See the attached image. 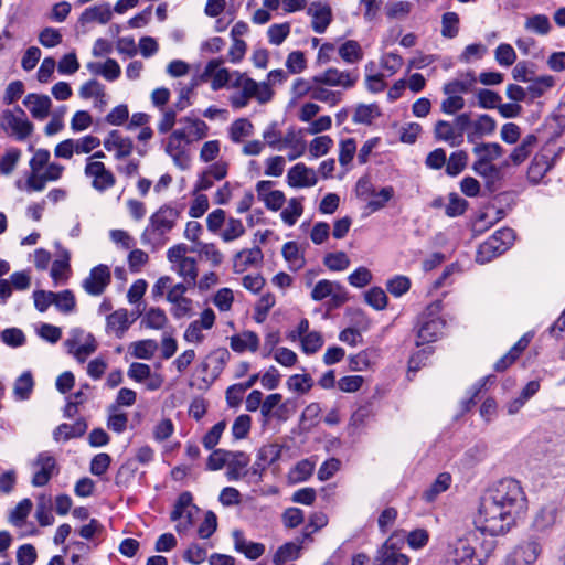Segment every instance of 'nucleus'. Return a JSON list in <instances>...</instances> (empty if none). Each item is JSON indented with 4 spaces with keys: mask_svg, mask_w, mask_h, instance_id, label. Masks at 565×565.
I'll return each mask as SVG.
<instances>
[{
    "mask_svg": "<svg viewBox=\"0 0 565 565\" xmlns=\"http://www.w3.org/2000/svg\"><path fill=\"white\" fill-rule=\"evenodd\" d=\"M529 510L526 493L515 479H502L481 497L473 519L476 532L490 536L505 535Z\"/></svg>",
    "mask_w": 565,
    "mask_h": 565,
    "instance_id": "1",
    "label": "nucleus"
},
{
    "mask_svg": "<svg viewBox=\"0 0 565 565\" xmlns=\"http://www.w3.org/2000/svg\"><path fill=\"white\" fill-rule=\"evenodd\" d=\"M51 153L46 149H38L29 161L30 173L25 182L18 180L15 186L25 192H42L47 182L58 181L64 173V166L50 162Z\"/></svg>",
    "mask_w": 565,
    "mask_h": 565,
    "instance_id": "2",
    "label": "nucleus"
},
{
    "mask_svg": "<svg viewBox=\"0 0 565 565\" xmlns=\"http://www.w3.org/2000/svg\"><path fill=\"white\" fill-rule=\"evenodd\" d=\"M234 76L235 78L230 85L234 92L228 97L233 108L246 107L252 98H255L259 104H266L273 98L274 92L268 82L258 83L238 71L234 72Z\"/></svg>",
    "mask_w": 565,
    "mask_h": 565,
    "instance_id": "3",
    "label": "nucleus"
},
{
    "mask_svg": "<svg viewBox=\"0 0 565 565\" xmlns=\"http://www.w3.org/2000/svg\"><path fill=\"white\" fill-rule=\"evenodd\" d=\"M186 284L172 285L169 276H161L152 286L151 292L153 298H161L164 294L168 302L172 305L171 313L174 318L181 319L186 317L192 309V300L185 297L188 291Z\"/></svg>",
    "mask_w": 565,
    "mask_h": 565,
    "instance_id": "4",
    "label": "nucleus"
},
{
    "mask_svg": "<svg viewBox=\"0 0 565 565\" xmlns=\"http://www.w3.org/2000/svg\"><path fill=\"white\" fill-rule=\"evenodd\" d=\"M477 539V532L473 531L450 544L447 558L448 565H483L492 551V546L484 554L477 553L475 546Z\"/></svg>",
    "mask_w": 565,
    "mask_h": 565,
    "instance_id": "5",
    "label": "nucleus"
},
{
    "mask_svg": "<svg viewBox=\"0 0 565 565\" xmlns=\"http://www.w3.org/2000/svg\"><path fill=\"white\" fill-rule=\"evenodd\" d=\"M514 231L511 228L498 230L486 242L480 244L477 250V262L484 264L504 253L514 242Z\"/></svg>",
    "mask_w": 565,
    "mask_h": 565,
    "instance_id": "6",
    "label": "nucleus"
},
{
    "mask_svg": "<svg viewBox=\"0 0 565 565\" xmlns=\"http://www.w3.org/2000/svg\"><path fill=\"white\" fill-rule=\"evenodd\" d=\"M65 345L77 362L84 363L96 352L98 343L92 333L75 329L72 331L71 338L65 341Z\"/></svg>",
    "mask_w": 565,
    "mask_h": 565,
    "instance_id": "7",
    "label": "nucleus"
},
{
    "mask_svg": "<svg viewBox=\"0 0 565 565\" xmlns=\"http://www.w3.org/2000/svg\"><path fill=\"white\" fill-rule=\"evenodd\" d=\"M0 126L18 140L26 139L33 131L32 122L20 107H17L14 111L4 110L1 115Z\"/></svg>",
    "mask_w": 565,
    "mask_h": 565,
    "instance_id": "8",
    "label": "nucleus"
},
{
    "mask_svg": "<svg viewBox=\"0 0 565 565\" xmlns=\"http://www.w3.org/2000/svg\"><path fill=\"white\" fill-rule=\"evenodd\" d=\"M190 143L189 139H185V130H174L164 142V151L172 159L173 163L180 170H186L190 167V156L186 151V146Z\"/></svg>",
    "mask_w": 565,
    "mask_h": 565,
    "instance_id": "9",
    "label": "nucleus"
},
{
    "mask_svg": "<svg viewBox=\"0 0 565 565\" xmlns=\"http://www.w3.org/2000/svg\"><path fill=\"white\" fill-rule=\"evenodd\" d=\"M181 215V211L171 204H163L160 206L149 218V226L146 230L143 237L148 232L162 236L169 233L174 226Z\"/></svg>",
    "mask_w": 565,
    "mask_h": 565,
    "instance_id": "10",
    "label": "nucleus"
},
{
    "mask_svg": "<svg viewBox=\"0 0 565 565\" xmlns=\"http://www.w3.org/2000/svg\"><path fill=\"white\" fill-rule=\"evenodd\" d=\"M311 298L315 301L330 298V306L338 308L348 301V291L340 282L321 279L312 287Z\"/></svg>",
    "mask_w": 565,
    "mask_h": 565,
    "instance_id": "11",
    "label": "nucleus"
},
{
    "mask_svg": "<svg viewBox=\"0 0 565 565\" xmlns=\"http://www.w3.org/2000/svg\"><path fill=\"white\" fill-rule=\"evenodd\" d=\"M84 173L90 179L93 189L100 193L111 189L116 183L114 173L102 161H93V158L87 159Z\"/></svg>",
    "mask_w": 565,
    "mask_h": 565,
    "instance_id": "12",
    "label": "nucleus"
},
{
    "mask_svg": "<svg viewBox=\"0 0 565 565\" xmlns=\"http://www.w3.org/2000/svg\"><path fill=\"white\" fill-rule=\"evenodd\" d=\"M223 58H213L205 65L201 78L204 82H210L213 90H218L226 86L230 87L232 81L235 78L234 72L231 73L227 68L223 67Z\"/></svg>",
    "mask_w": 565,
    "mask_h": 565,
    "instance_id": "13",
    "label": "nucleus"
},
{
    "mask_svg": "<svg viewBox=\"0 0 565 565\" xmlns=\"http://www.w3.org/2000/svg\"><path fill=\"white\" fill-rule=\"evenodd\" d=\"M359 74L355 71H341L335 67H329L324 72L315 76V82L324 84L329 87H341L350 89L355 86Z\"/></svg>",
    "mask_w": 565,
    "mask_h": 565,
    "instance_id": "14",
    "label": "nucleus"
},
{
    "mask_svg": "<svg viewBox=\"0 0 565 565\" xmlns=\"http://www.w3.org/2000/svg\"><path fill=\"white\" fill-rule=\"evenodd\" d=\"M542 553V545L537 539L530 537L522 541L509 556L510 565H533Z\"/></svg>",
    "mask_w": 565,
    "mask_h": 565,
    "instance_id": "15",
    "label": "nucleus"
},
{
    "mask_svg": "<svg viewBox=\"0 0 565 565\" xmlns=\"http://www.w3.org/2000/svg\"><path fill=\"white\" fill-rule=\"evenodd\" d=\"M32 468L34 473L31 483L34 487L45 486L58 471L55 458L46 451L38 455L32 462Z\"/></svg>",
    "mask_w": 565,
    "mask_h": 565,
    "instance_id": "16",
    "label": "nucleus"
},
{
    "mask_svg": "<svg viewBox=\"0 0 565 565\" xmlns=\"http://www.w3.org/2000/svg\"><path fill=\"white\" fill-rule=\"evenodd\" d=\"M111 281L110 269L106 265H98L90 269L89 275L83 280V289L90 296H100Z\"/></svg>",
    "mask_w": 565,
    "mask_h": 565,
    "instance_id": "17",
    "label": "nucleus"
},
{
    "mask_svg": "<svg viewBox=\"0 0 565 565\" xmlns=\"http://www.w3.org/2000/svg\"><path fill=\"white\" fill-rule=\"evenodd\" d=\"M215 318V313L211 308L204 309L200 315V318L188 326L184 331L183 339L189 343H202L205 339L203 331L213 328Z\"/></svg>",
    "mask_w": 565,
    "mask_h": 565,
    "instance_id": "18",
    "label": "nucleus"
},
{
    "mask_svg": "<svg viewBox=\"0 0 565 565\" xmlns=\"http://www.w3.org/2000/svg\"><path fill=\"white\" fill-rule=\"evenodd\" d=\"M559 510V504L554 501L541 505L533 515L532 529L539 532L552 529L557 521Z\"/></svg>",
    "mask_w": 565,
    "mask_h": 565,
    "instance_id": "19",
    "label": "nucleus"
},
{
    "mask_svg": "<svg viewBox=\"0 0 565 565\" xmlns=\"http://www.w3.org/2000/svg\"><path fill=\"white\" fill-rule=\"evenodd\" d=\"M445 328V321L439 317H426L419 323L416 344L423 345L436 341Z\"/></svg>",
    "mask_w": 565,
    "mask_h": 565,
    "instance_id": "20",
    "label": "nucleus"
},
{
    "mask_svg": "<svg viewBox=\"0 0 565 565\" xmlns=\"http://www.w3.org/2000/svg\"><path fill=\"white\" fill-rule=\"evenodd\" d=\"M318 182L317 173L305 163H297L287 173V183L291 188H311Z\"/></svg>",
    "mask_w": 565,
    "mask_h": 565,
    "instance_id": "21",
    "label": "nucleus"
},
{
    "mask_svg": "<svg viewBox=\"0 0 565 565\" xmlns=\"http://www.w3.org/2000/svg\"><path fill=\"white\" fill-rule=\"evenodd\" d=\"M307 13L311 17L312 30L318 34L324 33L332 21L331 7L321 1L312 2L308 7Z\"/></svg>",
    "mask_w": 565,
    "mask_h": 565,
    "instance_id": "22",
    "label": "nucleus"
},
{
    "mask_svg": "<svg viewBox=\"0 0 565 565\" xmlns=\"http://www.w3.org/2000/svg\"><path fill=\"white\" fill-rule=\"evenodd\" d=\"M104 148L115 152V159L120 160L129 157L134 150L132 140L122 136L118 130H111L103 141Z\"/></svg>",
    "mask_w": 565,
    "mask_h": 565,
    "instance_id": "23",
    "label": "nucleus"
},
{
    "mask_svg": "<svg viewBox=\"0 0 565 565\" xmlns=\"http://www.w3.org/2000/svg\"><path fill=\"white\" fill-rule=\"evenodd\" d=\"M391 536L379 550L374 558V565H408L409 558L407 555L401 553L393 542Z\"/></svg>",
    "mask_w": 565,
    "mask_h": 565,
    "instance_id": "24",
    "label": "nucleus"
},
{
    "mask_svg": "<svg viewBox=\"0 0 565 565\" xmlns=\"http://www.w3.org/2000/svg\"><path fill=\"white\" fill-rule=\"evenodd\" d=\"M234 548L244 554L249 559L259 558L265 552V545L258 542L248 541L243 531L234 530L232 532Z\"/></svg>",
    "mask_w": 565,
    "mask_h": 565,
    "instance_id": "25",
    "label": "nucleus"
},
{
    "mask_svg": "<svg viewBox=\"0 0 565 565\" xmlns=\"http://www.w3.org/2000/svg\"><path fill=\"white\" fill-rule=\"evenodd\" d=\"M135 318H130L127 309H118L106 318V331L117 338H121L129 329Z\"/></svg>",
    "mask_w": 565,
    "mask_h": 565,
    "instance_id": "26",
    "label": "nucleus"
},
{
    "mask_svg": "<svg viewBox=\"0 0 565 565\" xmlns=\"http://www.w3.org/2000/svg\"><path fill=\"white\" fill-rule=\"evenodd\" d=\"M24 106L29 109L35 119H44L51 109V99L46 95L29 94L23 100Z\"/></svg>",
    "mask_w": 565,
    "mask_h": 565,
    "instance_id": "27",
    "label": "nucleus"
},
{
    "mask_svg": "<svg viewBox=\"0 0 565 565\" xmlns=\"http://www.w3.org/2000/svg\"><path fill=\"white\" fill-rule=\"evenodd\" d=\"M262 260L263 253L259 247L242 249L234 257L233 268L236 273H243L248 267L259 265Z\"/></svg>",
    "mask_w": 565,
    "mask_h": 565,
    "instance_id": "28",
    "label": "nucleus"
},
{
    "mask_svg": "<svg viewBox=\"0 0 565 565\" xmlns=\"http://www.w3.org/2000/svg\"><path fill=\"white\" fill-rule=\"evenodd\" d=\"M230 347L237 353L245 351L256 352L259 348V338L254 331H243L231 337Z\"/></svg>",
    "mask_w": 565,
    "mask_h": 565,
    "instance_id": "29",
    "label": "nucleus"
},
{
    "mask_svg": "<svg viewBox=\"0 0 565 565\" xmlns=\"http://www.w3.org/2000/svg\"><path fill=\"white\" fill-rule=\"evenodd\" d=\"M249 463V457L243 451H231L226 466V477L230 481H235L245 476L246 467Z\"/></svg>",
    "mask_w": 565,
    "mask_h": 565,
    "instance_id": "30",
    "label": "nucleus"
},
{
    "mask_svg": "<svg viewBox=\"0 0 565 565\" xmlns=\"http://www.w3.org/2000/svg\"><path fill=\"white\" fill-rule=\"evenodd\" d=\"M495 120L487 114L480 115L475 121L471 120V130L467 134L469 142L489 136L495 130Z\"/></svg>",
    "mask_w": 565,
    "mask_h": 565,
    "instance_id": "31",
    "label": "nucleus"
},
{
    "mask_svg": "<svg viewBox=\"0 0 565 565\" xmlns=\"http://www.w3.org/2000/svg\"><path fill=\"white\" fill-rule=\"evenodd\" d=\"M435 138L444 141L451 147H458L462 143L460 132H456L455 126L446 120H438L434 127Z\"/></svg>",
    "mask_w": 565,
    "mask_h": 565,
    "instance_id": "32",
    "label": "nucleus"
},
{
    "mask_svg": "<svg viewBox=\"0 0 565 565\" xmlns=\"http://www.w3.org/2000/svg\"><path fill=\"white\" fill-rule=\"evenodd\" d=\"M532 339V334H524L511 349L504 354L500 360L494 364V370L497 372H502L507 370L511 364L515 362V360L520 356V354L526 349L530 341Z\"/></svg>",
    "mask_w": 565,
    "mask_h": 565,
    "instance_id": "33",
    "label": "nucleus"
},
{
    "mask_svg": "<svg viewBox=\"0 0 565 565\" xmlns=\"http://www.w3.org/2000/svg\"><path fill=\"white\" fill-rule=\"evenodd\" d=\"M281 449L276 444L263 446L257 454L256 461L253 466L255 473L265 470L269 465L274 463L280 458Z\"/></svg>",
    "mask_w": 565,
    "mask_h": 565,
    "instance_id": "34",
    "label": "nucleus"
},
{
    "mask_svg": "<svg viewBox=\"0 0 565 565\" xmlns=\"http://www.w3.org/2000/svg\"><path fill=\"white\" fill-rule=\"evenodd\" d=\"M78 94L83 99L94 98L95 105L99 107L105 106L107 103L105 86L96 79L84 83L79 87Z\"/></svg>",
    "mask_w": 565,
    "mask_h": 565,
    "instance_id": "35",
    "label": "nucleus"
},
{
    "mask_svg": "<svg viewBox=\"0 0 565 565\" xmlns=\"http://www.w3.org/2000/svg\"><path fill=\"white\" fill-rule=\"evenodd\" d=\"M477 79L471 73H467L462 75L458 79H454L444 85V93L446 95H459L463 93H468L475 86Z\"/></svg>",
    "mask_w": 565,
    "mask_h": 565,
    "instance_id": "36",
    "label": "nucleus"
},
{
    "mask_svg": "<svg viewBox=\"0 0 565 565\" xmlns=\"http://www.w3.org/2000/svg\"><path fill=\"white\" fill-rule=\"evenodd\" d=\"M551 168L552 162L548 156H536L529 167L527 178L532 183H539Z\"/></svg>",
    "mask_w": 565,
    "mask_h": 565,
    "instance_id": "37",
    "label": "nucleus"
},
{
    "mask_svg": "<svg viewBox=\"0 0 565 565\" xmlns=\"http://www.w3.org/2000/svg\"><path fill=\"white\" fill-rule=\"evenodd\" d=\"M524 29L530 33L544 36L550 33L552 24L545 14H533L525 18Z\"/></svg>",
    "mask_w": 565,
    "mask_h": 565,
    "instance_id": "38",
    "label": "nucleus"
},
{
    "mask_svg": "<svg viewBox=\"0 0 565 565\" xmlns=\"http://www.w3.org/2000/svg\"><path fill=\"white\" fill-rule=\"evenodd\" d=\"M169 320L164 310L160 308H150L141 318V324L148 329L163 330Z\"/></svg>",
    "mask_w": 565,
    "mask_h": 565,
    "instance_id": "39",
    "label": "nucleus"
},
{
    "mask_svg": "<svg viewBox=\"0 0 565 565\" xmlns=\"http://www.w3.org/2000/svg\"><path fill=\"white\" fill-rule=\"evenodd\" d=\"M338 53L342 61L348 64H355L363 58V50L355 40H348L342 43L338 49Z\"/></svg>",
    "mask_w": 565,
    "mask_h": 565,
    "instance_id": "40",
    "label": "nucleus"
},
{
    "mask_svg": "<svg viewBox=\"0 0 565 565\" xmlns=\"http://www.w3.org/2000/svg\"><path fill=\"white\" fill-rule=\"evenodd\" d=\"M111 19V11L108 4H99L87 8L81 15L83 23L99 22L106 24Z\"/></svg>",
    "mask_w": 565,
    "mask_h": 565,
    "instance_id": "41",
    "label": "nucleus"
},
{
    "mask_svg": "<svg viewBox=\"0 0 565 565\" xmlns=\"http://www.w3.org/2000/svg\"><path fill=\"white\" fill-rule=\"evenodd\" d=\"M87 429L84 420H77L74 424H61L54 430V438L56 440H68L71 438L81 437Z\"/></svg>",
    "mask_w": 565,
    "mask_h": 565,
    "instance_id": "42",
    "label": "nucleus"
},
{
    "mask_svg": "<svg viewBox=\"0 0 565 565\" xmlns=\"http://www.w3.org/2000/svg\"><path fill=\"white\" fill-rule=\"evenodd\" d=\"M181 122L185 124L182 129L185 130V139H189L190 142L201 140L207 136L209 127L203 120L186 117L181 119Z\"/></svg>",
    "mask_w": 565,
    "mask_h": 565,
    "instance_id": "43",
    "label": "nucleus"
},
{
    "mask_svg": "<svg viewBox=\"0 0 565 565\" xmlns=\"http://www.w3.org/2000/svg\"><path fill=\"white\" fill-rule=\"evenodd\" d=\"M281 253L291 270H299L305 266V257L299 250L297 243L287 242L284 244Z\"/></svg>",
    "mask_w": 565,
    "mask_h": 565,
    "instance_id": "44",
    "label": "nucleus"
},
{
    "mask_svg": "<svg viewBox=\"0 0 565 565\" xmlns=\"http://www.w3.org/2000/svg\"><path fill=\"white\" fill-rule=\"evenodd\" d=\"M68 270L70 253L66 249H62L58 258L53 262L51 268V277L55 281V285H58L61 281H64L67 278Z\"/></svg>",
    "mask_w": 565,
    "mask_h": 565,
    "instance_id": "45",
    "label": "nucleus"
},
{
    "mask_svg": "<svg viewBox=\"0 0 565 565\" xmlns=\"http://www.w3.org/2000/svg\"><path fill=\"white\" fill-rule=\"evenodd\" d=\"M375 63L369 62L365 65V87L371 93H380L383 92L386 87V83L384 81V75L380 73H374Z\"/></svg>",
    "mask_w": 565,
    "mask_h": 565,
    "instance_id": "46",
    "label": "nucleus"
},
{
    "mask_svg": "<svg viewBox=\"0 0 565 565\" xmlns=\"http://www.w3.org/2000/svg\"><path fill=\"white\" fill-rule=\"evenodd\" d=\"M174 270L182 279V284L194 285L198 278L196 260L193 257L183 259L179 265H174Z\"/></svg>",
    "mask_w": 565,
    "mask_h": 565,
    "instance_id": "47",
    "label": "nucleus"
},
{
    "mask_svg": "<svg viewBox=\"0 0 565 565\" xmlns=\"http://www.w3.org/2000/svg\"><path fill=\"white\" fill-rule=\"evenodd\" d=\"M303 213L302 200L292 198L287 206L281 211L280 217L285 224L292 226Z\"/></svg>",
    "mask_w": 565,
    "mask_h": 565,
    "instance_id": "48",
    "label": "nucleus"
},
{
    "mask_svg": "<svg viewBox=\"0 0 565 565\" xmlns=\"http://www.w3.org/2000/svg\"><path fill=\"white\" fill-rule=\"evenodd\" d=\"M468 159V153L463 150L452 152L449 159H446V173L450 177H457L466 169Z\"/></svg>",
    "mask_w": 565,
    "mask_h": 565,
    "instance_id": "49",
    "label": "nucleus"
},
{
    "mask_svg": "<svg viewBox=\"0 0 565 565\" xmlns=\"http://www.w3.org/2000/svg\"><path fill=\"white\" fill-rule=\"evenodd\" d=\"M341 93L329 89L324 84L315 83L311 98L330 106H335L341 100Z\"/></svg>",
    "mask_w": 565,
    "mask_h": 565,
    "instance_id": "50",
    "label": "nucleus"
},
{
    "mask_svg": "<svg viewBox=\"0 0 565 565\" xmlns=\"http://www.w3.org/2000/svg\"><path fill=\"white\" fill-rule=\"evenodd\" d=\"M34 386L31 372L22 373L14 382L13 393L17 399H28Z\"/></svg>",
    "mask_w": 565,
    "mask_h": 565,
    "instance_id": "51",
    "label": "nucleus"
},
{
    "mask_svg": "<svg viewBox=\"0 0 565 565\" xmlns=\"http://www.w3.org/2000/svg\"><path fill=\"white\" fill-rule=\"evenodd\" d=\"M451 483V477L447 472L438 475L431 486L423 493L424 500L427 502L434 501L438 494L446 491Z\"/></svg>",
    "mask_w": 565,
    "mask_h": 565,
    "instance_id": "52",
    "label": "nucleus"
},
{
    "mask_svg": "<svg viewBox=\"0 0 565 565\" xmlns=\"http://www.w3.org/2000/svg\"><path fill=\"white\" fill-rule=\"evenodd\" d=\"M131 354L137 359L149 360L158 350V343L156 340L146 339L131 343Z\"/></svg>",
    "mask_w": 565,
    "mask_h": 565,
    "instance_id": "53",
    "label": "nucleus"
},
{
    "mask_svg": "<svg viewBox=\"0 0 565 565\" xmlns=\"http://www.w3.org/2000/svg\"><path fill=\"white\" fill-rule=\"evenodd\" d=\"M301 545L299 543L289 542L278 548L274 555V563L282 565L287 562L297 559L300 556Z\"/></svg>",
    "mask_w": 565,
    "mask_h": 565,
    "instance_id": "54",
    "label": "nucleus"
},
{
    "mask_svg": "<svg viewBox=\"0 0 565 565\" xmlns=\"http://www.w3.org/2000/svg\"><path fill=\"white\" fill-rule=\"evenodd\" d=\"M253 124L245 118L236 119L230 127V138L233 142L239 143L244 138L252 136Z\"/></svg>",
    "mask_w": 565,
    "mask_h": 565,
    "instance_id": "55",
    "label": "nucleus"
},
{
    "mask_svg": "<svg viewBox=\"0 0 565 565\" xmlns=\"http://www.w3.org/2000/svg\"><path fill=\"white\" fill-rule=\"evenodd\" d=\"M22 152L18 148H9L4 154L0 158V172L3 175H10L17 168Z\"/></svg>",
    "mask_w": 565,
    "mask_h": 565,
    "instance_id": "56",
    "label": "nucleus"
},
{
    "mask_svg": "<svg viewBox=\"0 0 565 565\" xmlns=\"http://www.w3.org/2000/svg\"><path fill=\"white\" fill-rule=\"evenodd\" d=\"M199 255L211 263L213 267H217L223 262V254L213 243H199L195 249Z\"/></svg>",
    "mask_w": 565,
    "mask_h": 565,
    "instance_id": "57",
    "label": "nucleus"
},
{
    "mask_svg": "<svg viewBox=\"0 0 565 565\" xmlns=\"http://www.w3.org/2000/svg\"><path fill=\"white\" fill-rule=\"evenodd\" d=\"M315 470V462L310 459L300 460L289 472V479L292 482L306 481Z\"/></svg>",
    "mask_w": 565,
    "mask_h": 565,
    "instance_id": "58",
    "label": "nucleus"
},
{
    "mask_svg": "<svg viewBox=\"0 0 565 565\" xmlns=\"http://www.w3.org/2000/svg\"><path fill=\"white\" fill-rule=\"evenodd\" d=\"M380 116L379 107L375 104L359 105L353 114V121L356 124L370 125Z\"/></svg>",
    "mask_w": 565,
    "mask_h": 565,
    "instance_id": "59",
    "label": "nucleus"
},
{
    "mask_svg": "<svg viewBox=\"0 0 565 565\" xmlns=\"http://www.w3.org/2000/svg\"><path fill=\"white\" fill-rule=\"evenodd\" d=\"M459 32V17L456 12H446L441 17V35L454 39Z\"/></svg>",
    "mask_w": 565,
    "mask_h": 565,
    "instance_id": "60",
    "label": "nucleus"
},
{
    "mask_svg": "<svg viewBox=\"0 0 565 565\" xmlns=\"http://www.w3.org/2000/svg\"><path fill=\"white\" fill-rule=\"evenodd\" d=\"M1 341L11 348H19L24 345L26 338L23 331L19 328H7L0 332Z\"/></svg>",
    "mask_w": 565,
    "mask_h": 565,
    "instance_id": "61",
    "label": "nucleus"
},
{
    "mask_svg": "<svg viewBox=\"0 0 565 565\" xmlns=\"http://www.w3.org/2000/svg\"><path fill=\"white\" fill-rule=\"evenodd\" d=\"M245 233V227L243 222L238 218H228L225 225L224 231L221 233V238L228 243L235 241L243 236Z\"/></svg>",
    "mask_w": 565,
    "mask_h": 565,
    "instance_id": "62",
    "label": "nucleus"
},
{
    "mask_svg": "<svg viewBox=\"0 0 565 565\" xmlns=\"http://www.w3.org/2000/svg\"><path fill=\"white\" fill-rule=\"evenodd\" d=\"M315 76L311 79L298 77L294 81L290 94L294 100L301 99L307 95H312V88L315 85Z\"/></svg>",
    "mask_w": 565,
    "mask_h": 565,
    "instance_id": "63",
    "label": "nucleus"
},
{
    "mask_svg": "<svg viewBox=\"0 0 565 565\" xmlns=\"http://www.w3.org/2000/svg\"><path fill=\"white\" fill-rule=\"evenodd\" d=\"M473 152L478 154L480 159L491 162L502 156L503 149L497 142L481 143L473 148Z\"/></svg>",
    "mask_w": 565,
    "mask_h": 565,
    "instance_id": "64",
    "label": "nucleus"
}]
</instances>
